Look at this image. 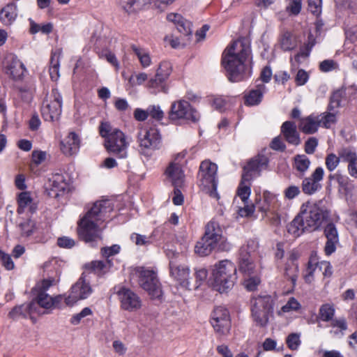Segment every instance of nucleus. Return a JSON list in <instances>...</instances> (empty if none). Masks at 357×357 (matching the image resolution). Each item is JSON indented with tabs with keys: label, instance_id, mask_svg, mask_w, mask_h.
I'll list each match as a JSON object with an SVG mask.
<instances>
[{
	"label": "nucleus",
	"instance_id": "22",
	"mask_svg": "<svg viewBox=\"0 0 357 357\" xmlns=\"http://www.w3.org/2000/svg\"><path fill=\"white\" fill-rule=\"evenodd\" d=\"M324 235L327 238L324 251L326 255H330L335 251L339 242L337 231L333 223L327 224L324 229Z\"/></svg>",
	"mask_w": 357,
	"mask_h": 357
},
{
	"label": "nucleus",
	"instance_id": "7",
	"mask_svg": "<svg viewBox=\"0 0 357 357\" xmlns=\"http://www.w3.org/2000/svg\"><path fill=\"white\" fill-rule=\"evenodd\" d=\"M217 169L216 164L209 160L202 161L199 166L197 177L201 190L211 197L218 200L220 197L217 192Z\"/></svg>",
	"mask_w": 357,
	"mask_h": 357
},
{
	"label": "nucleus",
	"instance_id": "57",
	"mask_svg": "<svg viewBox=\"0 0 357 357\" xmlns=\"http://www.w3.org/2000/svg\"><path fill=\"white\" fill-rule=\"evenodd\" d=\"M341 102V92L335 91L331 97L330 103L328 105V109L333 110L335 108H337L340 106Z\"/></svg>",
	"mask_w": 357,
	"mask_h": 357
},
{
	"label": "nucleus",
	"instance_id": "63",
	"mask_svg": "<svg viewBox=\"0 0 357 357\" xmlns=\"http://www.w3.org/2000/svg\"><path fill=\"white\" fill-rule=\"evenodd\" d=\"M57 245L61 248H71L75 245V243L73 239L67 236H63L58 238Z\"/></svg>",
	"mask_w": 357,
	"mask_h": 357
},
{
	"label": "nucleus",
	"instance_id": "36",
	"mask_svg": "<svg viewBox=\"0 0 357 357\" xmlns=\"http://www.w3.org/2000/svg\"><path fill=\"white\" fill-rule=\"evenodd\" d=\"M310 161L305 155H297L294 158V165L297 171L303 174L307 170Z\"/></svg>",
	"mask_w": 357,
	"mask_h": 357
},
{
	"label": "nucleus",
	"instance_id": "34",
	"mask_svg": "<svg viewBox=\"0 0 357 357\" xmlns=\"http://www.w3.org/2000/svg\"><path fill=\"white\" fill-rule=\"evenodd\" d=\"M33 301L36 303V310H37V305L45 309H50L54 305L52 297L44 291H38L37 296Z\"/></svg>",
	"mask_w": 357,
	"mask_h": 357
},
{
	"label": "nucleus",
	"instance_id": "8",
	"mask_svg": "<svg viewBox=\"0 0 357 357\" xmlns=\"http://www.w3.org/2000/svg\"><path fill=\"white\" fill-rule=\"evenodd\" d=\"M251 311L254 321L259 326H266L273 314V301L271 296H259L251 299Z\"/></svg>",
	"mask_w": 357,
	"mask_h": 357
},
{
	"label": "nucleus",
	"instance_id": "44",
	"mask_svg": "<svg viewBox=\"0 0 357 357\" xmlns=\"http://www.w3.org/2000/svg\"><path fill=\"white\" fill-rule=\"evenodd\" d=\"M331 326L333 328H338V331L334 332L335 335H344V331L347 329V324L344 318L335 319L331 320Z\"/></svg>",
	"mask_w": 357,
	"mask_h": 357
},
{
	"label": "nucleus",
	"instance_id": "60",
	"mask_svg": "<svg viewBox=\"0 0 357 357\" xmlns=\"http://www.w3.org/2000/svg\"><path fill=\"white\" fill-rule=\"evenodd\" d=\"M191 24L188 20L183 19V22L179 23L176 28L178 31L185 36L190 35L192 33Z\"/></svg>",
	"mask_w": 357,
	"mask_h": 357
},
{
	"label": "nucleus",
	"instance_id": "19",
	"mask_svg": "<svg viewBox=\"0 0 357 357\" xmlns=\"http://www.w3.org/2000/svg\"><path fill=\"white\" fill-rule=\"evenodd\" d=\"M118 295L121 301V307L128 311L137 310L141 307V299L135 292L129 289L122 287Z\"/></svg>",
	"mask_w": 357,
	"mask_h": 357
},
{
	"label": "nucleus",
	"instance_id": "14",
	"mask_svg": "<svg viewBox=\"0 0 357 357\" xmlns=\"http://www.w3.org/2000/svg\"><path fill=\"white\" fill-rule=\"evenodd\" d=\"M211 323L216 333L220 335H227L231 328L227 310L221 306L215 307L211 314Z\"/></svg>",
	"mask_w": 357,
	"mask_h": 357
},
{
	"label": "nucleus",
	"instance_id": "33",
	"mask_svg": "<svg viewBox=\"0 0 357 357\" xmlns=\"http://www.w3.org/2000/svg\"><path fill=\"white\" fill-rule=\"evenodd\" d=\"M264 85L258 86L257 89L251 90L248 95L245 96V104L249 106L259 105L262 100L263 89Z\"/></svg>",
	"mask_w": 357,
	"mask_h": 357
},
{
	"label": "nucleus",
	"instance_id": "11",
	"mask_svg": "<svg viewBox=\"0 0 357 357\" xmlns=\"http://www.w3.org/2000/svg\"><path fill=\"white\" fill-rule=\"evenodd\" d=\"M62 97L56 89L43 101L41 108L42 116L46 121L58 120L61 114Z\"/></svg>",
	"mask_w": 357,
	"mask_h": 357
},
{
	"label": "nucleus",
	"instance_id": "28",
	"mask_svg": "<svg viewBox=\"0 0 357 357\" xmlns=\"http://www.w3.org/2000/svg\"><path fill=\"white\" fill-rule=\"evenodd\" d=\"M36 303L34 301L27 303L16 306L9 312L8 316L12 319H17L22 316L26 317L27 315L36 312Z\"/></svg>",
	"mask_w": 357,
	"mask_h": 357
},
{
	"label": "nucleus",
	"instance_id": "27",
	"mask_svg": "<svg viewBox=\"0 0 357 357\" xmlns=\"http://www.w3.org/2000/svg\"><path fill=\"white\" fill-rule=\"evenodd\" d=\"M321 120L319 116H309L302 119L300 123V129L305 134H313L317 131Z\"/></svg>",
	"mask_w": 357,
	"mask_h": 357
},
{
	"label": "nucleus",
	"instance_id": "43",
	"mask_svg": "<svg viewBox=\"0 0 357 357\" xmlns=\"http://www.w3.org/2000/svg\"><path fill=\"white\" fill-rule=\"evenodd\" d=\"M207 275L208 272L206 269L200 268L199 270H197L194 274V276L195 278V284L193 283V280H191V289H197L200 286V284L207 278Z\"/></svg>",
	"mask_w": 357,
	"mask_h": 357
},
{
	"label": "nucleus",
	"instance_id": "2",
	"mask_svg": "<svg viewBox=\"0 0 357 357\" xmlns=\"http://www.w3.org/2000/svg\"><path fill=\"white\" fill-rule=\"evenodd\" d=\"M250 52L249 45L241 40L234 41L224 51L222 63L227 71V76L230 82H238L245 78V61Z\"/></svg>",
	"mask_w": 357,
	"mask_h": 357
},
{
	"label": "nucleus",
	"instance_id": "20",
	"mask_svg": "<svg viewBox=\"0 0 357 357\" xmlns=\"http://www.w3.org/2000/svg\"><path fill=\"white\" fill-rule=\"evenodd\" d=\"M324 169L319 167L315 169L310 177L305 178L302 182V190L305 194L312 195L318 190L321 189V185L319 182L324 177Z\"/></svg>",
	"mask_w": 357,
	"mask_h": 357
},
{
	"label": "nucleus",
	"instance_id": "42",
	"mask_svg": "<svg viewBox=\"0 0 357 357\" xmlns=\"http://www.w3.org/2000/svg\"><path fill=\"white\" fill-rule=\"evenodd\" d=\"M172 72L170 63L167 61L161 62L156 71V75L165 81L169 77Z\"/></svg>",
	"mask_w": 357,
	"mask_h": 357
},
{
	"label": "nucleus",
	"instance_id": "40",
	"mask_svg": "<svg viewBox=\"0 0 357 357\" xmlns=\"http://www.w3.org/2000/svg\"><path fill=\"white\" fill-rule=\"evenodd\" d=\"M280 45L284 51L292 50L296 46V43L292 39L291 33L289 32H286L282 35Z\"/></svg>",
	"mask_w": 357,
	"mask_h": 357
},
{
	"label": "nucleus",
	"instance_id": "13",
	"mask_svg": "<svg viewBox=\"0 0 357 357\" xmlns=\"http://www.w3.org/2000/svg\"><path fill=\"white\" fill-rule=\"evenodd\" d=\"M268 158L264 155H257L251 158L243 167L242 174L244 182H250L254 178L259 176L263 169L267 167Z\"/></svg>",
	"mask_w": 357,
	"mask_h": 357
},
{
	"label": "nucleus",
	"instance_id": "54",
	"mask_svg": "<svg viewBox=\"0 0 357 357\" xmlns=\"http://www.w3.org/2000/svg\"><path fill=\"white\" fill-rule=\"evenodd\" d=\"M92 314L89 307H84L79 313L73 315L70 319V323L73 325L78 324L82 319Z\"/></svg>",
	"mask_w": 357,
	"mask_h": 357
},
{
	"label": "nucleus",
	"instance_id": "55",
	"mask_svg": "<svg viewBox=\"0 0 357 357\" xmlns=\"http://www.w3.org/2000/svg\"><path fill=\"white\" fill-rule=\"evenodd\" d=\"M260 283V279L257 276L250 277L244 280V286L248 291H255Z\"/></svg>",
	"mask_w": 357,
	"mask_h": 357
},
{
	"label": "nucleus",
	"instance_id": "56",
	"mask_svg": "<svg viewBox=\"0 0 357 357\" xmlns=\"http://www.w3.org/2000/svg\"><path fill=\"white\" fill-rule=\"evenodd\" d=\"M322 114L323 116L321 118L319 117V120H321V123H322L326 128H329L336 121L335 115L330 112L323 113Z\"/></svg>",
	"mask_w": 357,
	"mask_h": 357
},
{
	"label": "nucleus",
	"instance_id": "37",
	"mask_svg": "<svg viewBox=\"0 0 357 357\" xmlns=\"http://www.w3.org/2000/svg\"><path fill=\"white\" fill-rule=\"evenodd\" d=\"M335 314V309L330 304H324L321 306L319 312L320 319L324 321H329L333 319Z\"/></svg>",
	"mask_w": 357,
	"mask_h": 357
},
{
	"label": "nucleus",
	"instance_id": "3",
	"mask_svg": "<svg viewBox=\"0 0 357 357\" xmlns=\"http://www.w3.org/2000/svg\"><path fill=\"white\" fill-rule=\"evenodd\" d=\"M231 248L216 221L211 220L205 227L204 236L197 242L195 251L201 257L209 255L212 251L227 252Z\"/></svg>",
	"mask_w": 357,
	"mask_h": 357
},
{
	"label": "nucleus",
	"instance_id": "16",
	"mask_svg": "<svg viewBox=\"0 0 357 357\" xmlns=\"http://www.w3.org/2000/svg\"><path fill=\"white\" fill-rule=\"evenodd\" d=\"M46 192L50 197L58 198L68 191L69 185L64 176L61 174H52L46 184Z\"/></svg>",
	"mask_w": 357,
	"mask_h": 357
},
{
	"label": "nucleus",
	"instance_id": "45",
	"mask_svg": "<svg viewBox=\"0 0 357 357\" xmlns=\"http://www.w3.org/2000/svg\"><path fill=\"white\" fill-rule=\"evenodd\" d=\"M288 347L291 350H296L301 344L299 335L291 333L286 340Z\"/></svg>",
	"mask_w": 357,
	"mask_h": 357
},
{
	"label": "nucleus",
	"instance_id": "46",
	"mask_svg": "<svg viewBox=\"0 0 357 357\" xmlns=\"http://www.w3.org/2000/svg\"><path fill=\"white\" fill-rule=\"evenodd\" d=\"M0 261L2 266L8 271L13 270L15 268L14 262L11 257L3 252L0 250Z\"/></svg>",
	"mask_w": 357,
	"mask_h": 357
},
{
	"label": "nucleus",
	"instance_id": "26",
	"mask_svg": "<svg viewBox=\"0 0 357 357\" xmlns=\"http://www.w3.org/2000/svg\"><path fill=\"white\" fill-rule=\"evenodd\" d=\"M18 208L17 212L22 214L27 208L31 213H33L36 211V205L33 203V199L31 197L29 192H22L19 194L17 198Z\"/></svg>",
	"mask_w": 357,
	"mask_h": 357
},
{
	"label": "nucleus",
	"instance_id": "25",
	"mask_svg": "<svg viewBox=\"0 0 357 357\" xmlns=\"http://www.w3.org/2000/svg\"><path fill=\"white\" fill-rule=\"evenodd\" d=\"M80 140L78 135L70 132L63 142H61V149L66 155H72L77 152L79 149Z\"/></svg>",
	"mask_w": 357,
	"mask_h": 357
},
{
	"label": "nucleus",
	"instance_id": "30",
	"mask_svg": "<svg viewBox=\"0 0 357 357\" xmlns=\"http://www.w3.org/2000/svg\"><path fill=\"white\" fill-rule=\"evenodd\" d=\"M303 218L299 213L290 224L287 225L288 233L292 234L294 237H298L305 231H307L305 223L303 222Z\"/></svg>",
	"mask_w": 357,
	"mask_h": 357
},
{
	"label": "nucleus",
	"instance_id": "29",
	"mask_svg": "<svg viewBox=\"0 0 357 357\" xmlns=\"http://www.w3.org/2000/svg\"><path fill=\"white\" fill-rule=\"evenodd\" d=\"M113 263L110 259L106 261H93L86 264V268L90 269L98 275H102L109 271Z\"/></svg>",
	"mask_w": 357,
	"mask_h": 357
},
{
	"label": "nucleus",
	"instance_id": "5",
	"mask_svg": "<svg viewBox=\"0 0 357 357\" xmlns=\"http://www.w3.org/2000/svg\"><path fill=\"white\" fill-rule=\"evenodd\" d=\"M300 213L305 223L307 231H312L320 228L329 218V211L324 200L316 202H306L301 207Z\"/></svg>",
	"mask_w": 357,
	"mask_h": 357
},
{
	"label": "nucleus",
	"instance_id": "6",
	"mask_svg": "<svg viewBox=\"0 0 357 357\" xmlns=\"http://www.w3.org/2000/svg\"><path fill=\"white\" fill-rule=\"evenodd\" d=\"M213 287L220 293L226 292L233 287L236 279V266L229 260H222L215 264L213 270Z\"/></svg>",
	"mask_w": 357,
	"mask_h": 357
},
{
	"label": "nucleus",
	"instance_id": "1",
	"mask_svg": "<svg viewBox=\"0 0 357 357\" xmlns=\"http://www.w3.org/2000/svg\"><path fill=\"white\" fill-rule=\"evenodd\" d=\"M112 211L107 200L96 202L78 222V236L84 242L96 245V241L100 238L98 222H104L107 213Z\"/></svg>",
	"mask_w": 357,
	"mask_h": 357
},
{
	"label": "nucleus",
	"instance_id": "32",
	"mask_svg": "<svg viewBox=\"0 0 357 357\" xmlns=\"http://www.w3.org/2000/svg\"><path fill=\"white\" fill-rule=\"evenodd\" d=\"M17 16L16 8L14 4H8L0 11V20L5 25H10Z\"/></svg>",
	"mask_w": 357,
	"mask_h": 357
},
{
	"label": "nucleus",
	"instance_id": "50",
	"mask_svg": "<svg viewBox=\"0 0 357 357\" xmlns=\"http://www.w3.org/2000/svg\"><path fill=\"white\" fill-rule=\"evenodd\" d=\"M339 162L340 157H337L334 153H330L326 158V166L330 172L333 171Z\"/></svg>",
	"mask_w": 357,
	"mask_h": 357
},
{
	"label": "nucleus",
	"instance_id": "59",
	"mask_svg": "<svg viewBox=\"0 0 357 357\" xmlns=\"http://www.w3.org/2000/svg\"><path fill=\"white\" fill-rule=\"evenodd\" d=\"M318 145V141L315 137L309 138L305 143V151L307 154H312Z\"/></svg>",
	"mask_w": 357,
	"mask_h": 357
},
{
	"label": "nucleus",
	"instance_id": "15",
	"mask_svg": "<svg viewBox=\"0 0 357 357\" xmlns=\"http://www.w3.org/2000/svg\"><path fill=\"white\" fill-rule=\"evenodd\" d=\"M91 293L89 283L81 277L72 287L70 295L65 298V303L66 305H73L77 301L86 298Z\"/></svg>",
	"mask_w": 357,
	"mask_h": 357
},
{
	"label": "nucleus",
	"instance_id": "41",
	"mask_svg": "<svg viewBox=\"0 0 357 357\" xmlns=\"http://www.w3.org/2000/svg\"><path fill=\"white\" fill-rule=\"evenodd\" d=\"M59 56L55 54H52L50 59V75L52 80L56 81L59 77Z\"/></svg>",
	"mask_w": 357,
	"mask_h": 357
},
{
	"label": "nucleus",
	"instance_id": "47",
	"mask_svg": "<svg viewBox=\"0 0 357 357\" xmlns=\"http://www.w3.org/2000/svg\"><path fill=\"white\" fill-rule=\"evenodd\" d=\"M120 251V246L119 245H113L110 247H103L100 250L101 255L102 257L109 259L112 256L118 254Z\"/></svg>",
	"mask_w": 357,
	"mask_h": 357
},
{
	"label": "nucleus",
	"instance_id": "61",
	"mask_svg": "<svg viewBox=\"0 0 357 357\" xmlns=\"http://www.w3.org/2000/svg\"><path fill=\"white\" fill-rule=\"evenodd\" d=\"M300 303L294 298H290L286 305L282 307V310L288 312L291 310H296L300 308Z\"/></svg>",
	"mask_w": 357,
	"mask_h": 357
},
{
	"label": "nucleus",
	"instance_id": "17",
	"mask_svg": "<svg viewBox=\"0 0 357 357\" xmlns=\"http://www.w3.org/2000/svg\"><path fill=\"white\" fill-rule=\"evenodd\" d=\"M255 245L253 241H250L243 245L239 250V270L245 275H251L254 273L255 265L251 257V252Z\"/></svg>",
	"mask_w": 357,
	"mask_h": 357
},
{
	"label": "nucleus",
	"instance_id": "64",
	"mask_svg": "<svg viewBox=\"0 0 357 357\" xmlns=\"http://www.w3.org/2000/svg\"><path fill=\"white\" fill-rule=\"evenodd\" d=\"M255 211V206L253 204L249 205L247 204H244V206L240 208L238 211V215L241 217H248L251 215Z\"/></svg>",
	"mask_w": 357,
	"mask_h": 357
},
{
	"label": "nucleus",
	"instance_id": "49",
	"mask_svg": "<svg viewBox=\"0 0 357 357\" xmlns=\"http://www.w3.org/2000/svg\"><path fill=\"white\" fill-rule=\"evenodd\" d=\"M321 0H308V10L315 16L321 13Z\"/></svg>",
	"mask_w": 357,
	"mask_h": 357
},
{
	"label": "nucleus",
	"instance_id": "58",
	"mask_svg": "<svg viewBox=\"0 0 357 357\" xmlns=\"http://www.w3.org/2000/svg\"><path fill=\"white\" fill-rule=\"evenodd\" d=\"M164 82H165V80L160 79V77L157 76V75L155 74L154 77H153L149 80L147 86L149 88H151V89H158L160 87L162 90H164L165 89V86H163Z\"/></svg>",
	"mask_w": 357,
	"mask_h": 357
},
{
	"label": "nucleus",
	"instance_id": "39",
	"mask_svg": "<svg viewBox=\"0 0 357 357\" xmlns=\"http://www.w3.org/2000/svg\"><path fill=\"white\" fill-rule=\"evenodd\" d=\"M22 235L29 236L33 234L36 229V223L31 219H27L19 224Z\"/></svg>",
	"mask_w": 357,
	"mask_h": 357
},
{
	"label": "nucleus",
	"instance_id": "31",
	"mask_svg": "<svg viewBox=\"0 0 357 357\" xmlns=\"http://www.w3.org/2000/svg\"><path fill=\"white\" fill-rule=\"evenodd\" d=\"M298 274V265L295 261V258L293 255L290 257V261H288L285 266L284 277L291 281L292 284L294 286Z\"/></svg>",
	"mask_w": 357,
	"mask_h": 357
},
{
	"label": "nucleus",
	"instance_id": "52",
	"mask_svg": "<svg viewBox=\"0 0 357 357\" xmlns=\"http://www.w3.org/2000/svg\"><path fill=\"white\" fill-rule=\"evenodd\" d=\"M340 158L349 163L357 160L356 153L350 149H344L340 152Z\"/></svg>",
	"mask_w": 357,
	"mask_h": 357
},
{
	"label": "nucleus",
	"instance_id": "51",
	"mask_svg": "<svg viewBox=\"0 0 357 357\" xmlns=\"http://www.w3.org/2000/svg\"><path fill=\"white\" fill-rule=\"evenodd\" d=\"M147 110L149 116L157 121L162 119L164 116V112L159 106L150 105Z\"/></svg>",
	"mask_w": 357,
	"mask_h": 357
},
{
	"label": "nucleus",
	"instance_id": "18",
	"mask_svg": "<svg viewBox=\"0 0 357 357\" xmlns=\"http://www.w3.org/2000/svg\"><path fill=\"white\" fill-rule=\"evenodd\" d=\"M170 275L176 280L181 286L188 289H191L192 278L190 277V270L188 266L178 264L175 259L169 261Z\"/></svg>",
	"mask_w": 357,
	"mask_h": 357
},
{
	"label": "nucleus",
	"instance_id": "12",
	"mask_svg": "<svg viewBox=\"0 0 357 357\" xmlns=\"http://www.w3.org/2000/svg\"><path fill=\"white\" fill-rule=\"evenodd\" d=\"M169 119L172 121L185 119L195 123L199 119V114L188 101L180 100L172 103L169 112Z\"/></svg>",
	"mask_w": 357,
	"mask_h": 357
},
{
	"label": "nucleus",
	"instance_id": "48",
	"mask_svg": "<svg viewBox=\"0 0 357 357\" xmlns=\"http://www.w3.org/2000/svg\"><path fill=\"white\" fill-rule=\"evenodd\" d=\"M301 8V0H289L287 10L294 15H297L300 13Z\"/></svg>",
	"mask_w": 357,
	"mask_h": 357
},
{
	"label": "nucleus",
	"instance_id": "53",
	"mask_svg": "<svg viewBox=\"0 0 357 357\" xmlns=\"http://www.w3.org/2000/svg\"><path fill=\"white\" fill-rule=\"evenodd\" d=\"M301 193L300 188L297 185H291L284 191V196L287 199H293Z\"/></svg>",
	"mask_w": 357,
	"mask_h": 357
},
{
	"label": "nucleus",
	"instance_id": "62",
	"mask_svg": "<svg viewBox=\"0 0 357 357\" xmlns=\"http://www.w3.org/2000/svg\"><path fill=\"white\" fill-rule=\"evenodd\" d=\"M130 238L137 245H144L150 243L149 238L146 236L134 233L131 235Z\"/></svg>",
	"mask_w": 357,
	"mask_h": 357
},
{
	"label": "nucleus",
	"instance_id": "35",
	"mask_svg": "<svg viewBox=\"0 0 357 357\" xmlns=\"http://www.w3.org/2000/svg\"><path fill=\"white\" fill-rule=\"evenodd\" d=\"M131 49L138 57L141 65L144 67H148L151 64V58L149 53L144 49L135 45H131Z\"/></svg>",
	"mask_w": 357,
	"mask_h": 357
},
{
	"label": "nucleus",
	"instance_id": "10",
	"mask_svg": "<svg viewBox=\"0 0 357 357\" xmlns=\"http://www.w3.org/2000/svg\"><path fill=\"white\" fill-rule=\"evenodd\" d=\"M139 151L142 154L149 155L153 150L158 149L161 144V137L158 129H141L137 134Z\"/></svg>",
	"mask_w": 357,
	"mask_h": 357
},
{
	"label": "nucleus",
	"instance_id": "38",
	"mask_svg": "<svg viewBox=\"0 0 357 357\" xmlns=\"http://www.w3.org/2000/svg\"><path fill=\"white\" fill-rule=\"evenodd\" d=\"M237 194L243 203L245 204L250 195V182H244L242 177Z\"/></svg>",
	"mask_w": 357,
	"mask_h": 357
},
{
	"label": "nucleus",
	"instance_id": "24",
	"mask_svg": "<svg viewBox=\"0 0 357 357\" xmlns=\"http://www.w3.org/2000/svg\"><path fill=\"white\" fill-rule=\"evenodd\" d=\"M165 174L174 188L181 187L183 184L184 174L179 165L174 162L170 163L166 169Z\"/></svg>",
	"mask_w": 357,
	"mask_h": 357
},
{
	"label": "nucleus",
	"instance_id": "4",
	"mask_svg": "<svg viewBox=\"0 0 357 357\" xmlns=\"http://www.w3.org/2000/svg\"><path fill=\"white\" fill-rule=\"evenodd\" d=\"M101 137L105 138V146L107 151L119 159L128 158V143L124 133L117 128H113L109 123L101 122L99 126Z\"/></svg>",
	"mask_w": 357,
	"mask_h": 357
},
{
	"label": "nucleus",
	"instance_id": "9",
	"mask_svg": "<svg viewBox=\"0 0 357 357\" xmlns=\"http://www.w3.org/2000/svg\"><path fill=\"white\" fill-rule=\"evenodd\" d=\"M135 272L138 275L140 287L153 298H159L162 296L160 283L155 271L144 267H136Z\"/></svg>",
	"mask_w": 357,
	"mask_h": 357
},
{
	"label": "nucleus",
	"instance_id": "23",
	"mask_svg": "<svg viewBox=\"0 0 357 357\" xmlns=\"http://www.w3.org/2000/svg\"><path fill=\"white\" fill-rule=\"evenodd\" d=\"M281 132L285 140L291 144L298 145L301 142L295 122L287 121L281 126Z\"/></svg>",
	"mask_w": 357,
	"mask_h": 357
},
{
	"label": "nucleus",
	"instance_id": "21",
	"mask_svg": "<svg viewBox=\"0 0 357 357\" xmlns=\"http://www.w3.org/2000/svg\"><path fill=\"white\" fill-rule=\"evenodd\" d=\"M6 73L14 80H20L24 74V64L13 55L7 57Z\"/></svg>",
	"mask_w": 357,
	"mask_h": 357
}]
</instances>
